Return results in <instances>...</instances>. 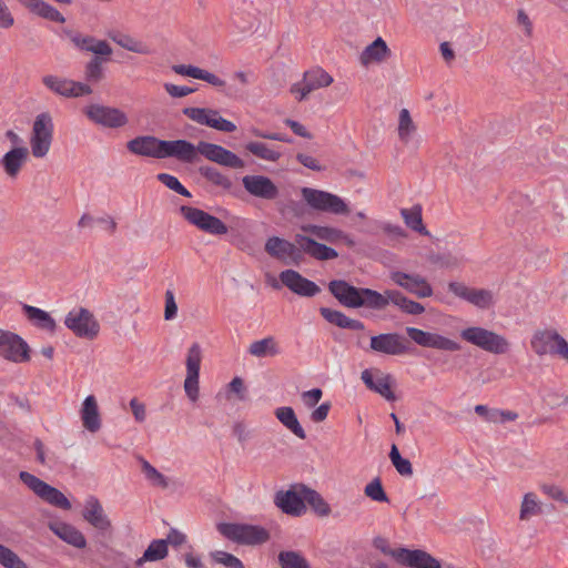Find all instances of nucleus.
<instances>
[{
    "instance_id": "obj_1",
    "label": "nucleus",
    "mask_w": 568,
    "mask_h": 568,
    "mask_svg": "<svg viewBox=\"0 0 568 568\" xmlns=\"http://www.w3.org/2000/svg\"><path fill=\"white\" fill-rule=\"evenodd\" d=\"M295 244L278 236L268 237L265 242V252L284 263L295 262L300 257V252L307 254L320 261L334 260L338 253L312 237L297 233L294 237Z\"/></svg>"
},
{
    "instance_id": "obj_2",
    "label": "nucleus",
    "mask_w": 568,
    "mask_h": 568,
    "mask_svg": "<svg viewBox=\"0 0 568 568\" xmlns=\"http://www.w3.org/2000/svg\"><path fill=\"white\" fill-rule=\"evenodd\" d=\"M331 294L343 305L349 308L367 307L372 310H384L385 300L382 293L371 288H359L342 280L329 282Z\"/></svg>"
},
{
    "instance_id": "obj_3",
    "label": "nucleus",
    "mask_w": 568,
    "mask_h": 568,
    "mask_svg": "<svg viewBox=\"0 0 568 568\" xmlns=\"http://www.w3.org/2000/svg\"><path fill=\"white\" fill-rule=\"evenodd\" d=\"M54 124L49 112L39 113L32 123L29 144L30 153L36 159H44L52 146Z\"/></svg>"
},
{
    "instance_id": "obj_4",
    "label": "nucleus",
    "mask_w": 568,
    "mask_h": 568,
    "mask_svg": "<svg viewBox=\"0 0 568 568\" xmlns=\"http://www.w3.org/2000/svg\"><path fill=\"white\" fill-rule=\"evenodd\" d=\"M216 528L223 537L242 545L256 546L270 539V532L258 525L220 523Z\"/></svg>"
},
{
    "instance_id": "obj_5",
    "label": "nucleus",
    "mask_w": 568,
    "mask_h": 568,
    "mask_svg": "<svg viewBox=\"0 0 568 568\" xmlns=\"http://www.w3.org/2000/svg\"><path fill=\"white\" fill-rule=\"evenodd\" d=\"M301 193L306 204L315 211L334 215H348L351 213L348 203L336 194L312 187H303Z\"/></svg>"
},
{
    "instance_id": "obj_6",
    "label": "nucleus",
    "mask_w": 568,
    "mask_h": 568,
    "mask_svg": "<svg viewBox=\"0 0 568 568\" xmlns=\"http://www.w3.org/2000/svg\"><path fill=\"white\" fill-rule=\"evenodd\" d=\"M460 337L488 353L505 354L510 348L506 337L481 326H470L460 332Z\"/></svg>"
},
{
    "instance_id": "obj_7",
    "label": "nucleus",
    "mask_w": 568,
    "mask_h": 568,
    "mask_svg": "<svg viewBox=\"0 0 568 568\" xmlns=\"http://www.w3.org/2000/svg\"><path fill=\"white\" fill-rule=\"evenodd\" d=\"M64 325L77 337L94 339L100 333V324L93 313L84 307H74L64 317Z\"/></svg>"
},
{
    "instance_id": "obj_8",
    "label": "nucleus",
    "mask_w": 568,
    "mask_h": 568,
    "mask_svg": "<svg viewBox=\"0 0 568 568\" xmlns=\"http://www.w3.org/2000/svg\"><path fill=\"white\" fill-rule=\"evenodd\" d=\"M82 111L88 120L104 129H121L129 124L128 114L115 106L91 103L85 105Z\"/></svg>"
},
{
    "instance_id": "obj_9",
    "label": "nucleus",
    "mask_w": 568,
    "mask_h": 568,
    "mask_svg": "<svg viewBox=\"0 0 568 568\" xmlns=\"http://www.w3.org/2000/svg\"><path fill=\"white\" fill-rule=\"evenodd\" d=\"M179 214L189 224L210 235L221 236L229 232V229L224 222L201 209L189 205H181L179 207Z\"/></svg>"
},
{
    "instance_id": "obj_10",
    "label": "nucleus",
    "mask_w": 568,
    "mask_h": 568,
    "mask_svg": "<svg viewBox=\"0 0 568 568\" xmlns=\"http://www.w3.org/2000/svg\"><path fill=\"white\" fill-rule=\"evenodd\" d=\"M203 359V351L199 343H193L185 354L186 375L183 384L187 398L195 403L200 397V369Z\"/></svg>"
},
{
    "instance_id": "obj_11",
    "label": "nucleus",
    "mask_w": 568,
    "mask_h": 568,
    "mask_svg": "<svg viewBox=\"0 0 568 568\" xmlns=\"http://www.w3.org/2000/svg\"><path fill=\"white\" fill-rule=\"evenodd\" d=\"M20 479L42 500L63 510H70L72 505L67 496L55 487L47 484L28 471H21Z\"/></svg>"
},
{
    "instance_id": "obj_12",
    "label": "nucleus",
    "mask_w": 568,
    "mask_h": 568,
    "mask_svg": "<svg viewBox=\"0 0 568 568\" xmlns=\"http://www.w3.org/2000/svg\"><path fill=\"white\" fill-rule=\"evenodd\" d=\"M0 357L13 364L27 363L31 358V348L17 333L0 329Z\"/></svg>"
},
{
    "instance_id": "obj_13",
    "label": "nucleus",
    "mask_w": 568,
    "mask_h": 568,
    "mask_svg": "<svg viewBox=\"0 0 568 568\" xmlns=\"http://www.w3.org/2000/svg\"><path fill=\"white\" fill-rule=\"evenodd\" d=\"M389 280L393 284L403 288L407 293L415 295L417 298H428L434 295L432 284L420 274L390 270Z\"/></svg>"
},
{
    "instance_id": "obj_14",
    "label": "nucleus",
    "mask_w": 568,
    "mask_h": 568,
    "mask_svg": "<svg viewBox=\"0 0 568 568\" xmlns=\"http://www.w3.org/2000/svg\"><path fill=\"white\" fill-rule=\"evenodd\" d=\"M448 291L479 310H488L496 303L495 293L487 288L467 286L463 282H449Z\"/></svg>"
},
{
    "instance_id": "obj_15",
    "label": "nucleus",
    "mask_w": 568,
    "mask_h": 568,
    "mask_svg": "<svg viewBox=\"0 0 568 568\" xmlns=\"http://www.w3.org/2000/svg\"><path fill=\"white\" fill-rule=\"evenodd\" d=\"M333 77L322 68H314L304 73L301 81L292 84L291 93L296 100H305L315 90L327 88L333 83Z\"/></svg>"
},
{
    "instance_id": "obj_16",
    "label": "nucleus",
    "mask_w": 568,
    "mask_h": 568,
    "mask_svg": "<svg viewBox=\"0 0 568 568\" xmlns=\"http://www.w3.org/2000/svg\"><path fill=\"white\" fill-rule=\"evenodd\" d=\"M306 486L302 484L292 485L286 490H278L274 496V504L284 514L301 516L306 511L305 506Z\"/></svg>"
},
{
    "instance_id": "obj_17",
    "label": "nucleus",
    "mask_w": 568,
    "mask_h": 568,
    "mask_svg": "<svg viewBox=\"0 0 568 568\" xmlns=\"http://www.w3.org/2000/svg\"><path fill=\"white\" fill-rule=\"evenodd\" d=\"M42 83L50 91L63 98H80L90 95L93 92V89L88 83L51 74L44 75L42 78Z\"/></svg>"
},
{
    "instance_id": "obj_18",
    "label": "nucleus",
    "mask_w": 568,
    "mask_h": 568,
    "mask_svg": "<svg viewBox=\"0 0 568 568\" xmlns=\"http://www.w3.org/2000/svg\"><path fill=\"white\" fill-rule=\"evenodd\" d=\"M183 113L192 121L221 132H234L236 125L221 116L220 112L209 108H185Z\"/></svg>"
},
{
    "instance_id": "obj_19",
    "label": "nucleus",
    "mask_w": 568,
    "mask_h": 568,
    "mask_svg": "<svg viewBox=\"0 0 568 568\" xmlns=\"http://www.w3.org/2000/svg\"><path fill=\"white\" fill-rule=\"evenodd\" d=\"M406 333L415 344L422 347L446 352H457L460 349V345L457 342L438 333L427 332L416 327H406Z\"/></svg>"
},
{
    "instance_id": "obj_20",
    "label": "nucleus",
    "mask_w": 568,
    "mask_h": 568,
    "mask_svg": "<svg viewBox=\"0 0 568 568\" xmlns=\"http://www.w3.org/2000/svg\"><path fill=\"white\" fill-rule=\"evenodd\" d=\"M242 185L250 195L261 200L273 201L280 194L277 185L268 176L261 174L244 175Z\"/></svg>"
},
{
    "instance_id": "obj_21",
    "label": "nucleus",
    "mask_w": 568,
    "mask_h": 568,
    "mask_svg": "<svg viewBox=\"0 0 568 568\" xmlns=\"http://www.w3.org/2000/svg\"><path fill=\"white\" fill-rule=\"evenodd\" d=\"M199 154L209 161L227 168L242 169L245 165L244 161L232 151L210 142H199Z\"/></svg>"
},
{
    "instance_id": "obj_22",
    "label": "nucleus",
    "mask_w": 568,
    "mask_h": 568,
    "mask_svg": "<svg viewBox=\"0 0 568 568\" xmlns=\"http://www.w3.org/2000/svg\"><path fill=\"white\" fill-rule=\"evenodd\" d=\"M82 517L90 526L100 532L106 534L112 531V521L95 496H89L85 498Z\"/></svg>"
},
{
    "instance_id": "obj_23",
    "label": "nucleus",
    "mask_w": 568,
    "mask_h": 568,
    "mask_svg": "<svg viewBox=\"0 0 568 568\" xmlns=\"http://www.w3.org/2000/svg\"><path fill=\"white\" fill-rule=\"evenodd\" d=\"M162 159L174 158L184 163L199 161V144L194 145L186 140H163Z\"/></svg>"
},
{
    "instance_id": "obj_24",
    "label": "nucleus",
    "mask_w": 568,
    "mask_h": 568,
    "mask_svg": "<svg viewBox=\"0 0 568 568\" xmlns=\"http://www.w3.org/2000/svg\"><path fill=\"white\" fill-rule=\"evenodd\" d=\"M361 379L371 390L379 394L387 400H395L393 393V378L389 374L383 373L378 369H364L361 374Z\"/></svg>"
},
{
    "instance_id": "obj_25",
    "label": "nucleus",
    "mask_w": 568,
    "mask_h": 568,
    "mask_svg": "<svg viewBox=\"0 0 568 568\" xmlns=\"http://www.w3.org/2000/svg\"><path fill=\"white\" fill-rule=\"evenodd\" d=\"M30 151L24 145L12 146L0 159V166L9 179H17L29 161Z\"/></svg>"
},
{
    "instance_id": "obj_26",
    "label": "nucleus",
    "mask_w": 568,
    "mask_h": 568,
    "mask_svg": "<svg viewBox=\"0 0 568 568\" xmlns=\"http://www.w3.org/2000/svg\"><path fill=\"white\" fill-rule=\"evenodd\" d=\"M371 348L387 355H403L408 351L405 339L396 333L373 336L371 338Z\"/></svg>"
},
{
    "instance_id": "obj_27",
    "label": "nucleus",
    "mask_w": 568,
    "mask_h": 568,
    "mask_svg": "<svg viewBox=\"0 0 568 568\" xmlns=\"http://www.w3.org/2000/svg\"><path fill=\"white\" fill-rule=\"evenodd\" d=\"M280 280L288 290L301 296H315L321 291L314 282L303 277L298 272L293 270L281 272Z\"/></svg>"
},
{
    "instance_id": "obj_28",
    "label": "nucleus",
    "mask_w": 568,
    "mask_h": 568,
    "mask_svg": "<svg viewBox=\"0 0 568 568\" xmlns=\"http://www.w3.org/2000/svg\"><path fill=\"white\" fill-rule=\"evenodd\" d=\"M163 140L153 135L136 136L126 143L128 150L135 155L162 159Z\"/></svg>"
},
{
    "instance_id": "obj_29",
    "label": "nucleus",
    "mask_w": 568,
    "mask_h": 568,
    "mask_svg": "<svg viewBox=\"0 0 568 568\" xmlns=\"http://www.w3.org/2000/svg\"><path fill=\"white\" fill-rule=\"evenodd\" d=\"M397 561L410 568H442L439 560L424 550L399 548Z\"/></svg>"
},
{
    "instance_id": "obj_30",
    "label": "nucleus",
    "mask_w": 568,
    "mask_h": 568,
    "mask_svg": "<svg viewBox=\"0 0 568 568\" xmlns=\"http://www.w3.org/2000/svg\"><path fill=\"white\" fill-rule=\"evenodd\" d=\"M80 416L82 425L88 432L94 434L101 429L102 420L100 409L97 398L93 395H89L84 398L80 408Z\"/></svg>"
},
{
    "instance_id": "obj_31",
    "label": "nucleus",
    "mask_w": 568,
    "mask_h": 568,
    "mask_svg": "<svg viewBox=\"0 0 568 568\" xmlns=\"http://www.w3.org/2000/svg\"><path fill=\"white\" fill-rule=\"evenodd\" d=\"M397 134L399 141L405 146L418 148L419 139L417 134V125L412 119L407 109H402L398 114Z\"/></svg>"
},
{
    "instance_id": "obj_32",
    "label": "nucleus",
    "mask_w": 568,
    "mask_h": 568,
    "mask_svg": "<svg viewBox=\"0 0 568 568\" xmlns=\"http://www.w3.org/2000/svg\"><path fill=\"white\" fill-rule=\"evenodd\" d=\"M382 297L385 300V308L392 303L408 315H420L425 312L423 304L408 298L398 291L387 290L382 294Z\"/></svg>"
},
{
    "instance_id": "obj_33",
    "label": "nucleus",
    "mask_w": 568,
    "mask_h": 568,
    "mask_svg": "<svg viewBox=\"0 0 568 568\" xmlns=\"http://www.w3.org/2000/svg\"><path fill=\"white\" fill-rule=\"evenodd\" d=\"M23 8L31 13L39 16L52 22L64 23L63 14L44 0H17Z\"/></svg>"
},
{
    "instance_id": "obj_34",
    "label": "nucleus",
    "mask_w": 568,
    "mask_h": 568,
    "mask_svg": "<svg viewBox=\"0 0 568 568\" xmlns=\"http://www.w3.org/2000/svg\"><path fill=\"white\" fill-rule=\"evenodd\" d=\"M558 335L559 334L554 329L537 331L531 336L530 346L532 351L539 356H552Z\"/></svg>"
},
{
    "instance_id": "obj_35",
    "label": "nucleus",
    "mask_w": 568,
    "mask_h": 568,
    "mask_svg": "<svg viewBox=\"0 0 568 568\" xmlns=\"http://www.w3.org/2000/svg\"><path fill=\"white\" fill-rule=\"evenodd\" d=\"M52 532L64 542L82 549L87 546L84 535L74 526L67 523H55L50 525Z\"/></svg>"
},
{
    "instance_id": "obj_36",
    "label": "nucleus",
    "mask_w": 568,
    "mask_h": 568,
    "mask_svg": "<svg viewBox=\"0 0 568 568\" xmlns=\"http://www.w3.org/2000/svg\"><path fill=\"white\" fill-rule=\"evenodd\" d=\"M390 55V50L382 38H377L368 44L359 55L362 65L381 63Z\"/></svg>"
},
{
    "instance_id": "obj_37",
    "label": "nucleus",
    "mask_w": 568,
    "mask_h": 568,
    "mask_svg": "<svg viewBox=\"0 0 568 568\" xmlns=\"http://www.w3.org/2000/svg\"><path fill=\"white\" fill-rule=\"evenodd\" d=\"M301 231L302 234L312 237L314 241L318 239L332 244L338 243V237H342V230L333 226L304 224L301 226Z\"/></svg>"
},
{
    "instance_id": "obj_38",
    "label": "nucleus",
    "mask_w": 568,
    "mask_h": 568,
    "mask_svg": "<svg viewBox=\"0 0 568 568\" xmlns=\"http://www.w3.org/2000/svg\"><path fill=\"white\" fill-rule=\"evenodd\" d=\"M22 310L27 318L38 328L51 333L55 331V321L48 312L28 304H23Z\"/></svg>"
},
{
    "instance_id": "obj_39",
    "label": "nucleus",
    "mask_w": 568,
    "mask_h": 568,
    "mask_svg": "<svg viewBox=\"0 0 568 568\" xmlns=\"http://www.w3.org/2000/svg\"><path fill=\"white\" fill-rule=\"evenodd\" d=\"M247 351L252 356L257 358L273 357L281 354L280 344L274 336H266L252 342Z\"/></svg>"
},
{
    "instance_id": "obj_40",
    "label": "nucleus",
    "mask_w": 568,
    "mask_h": 568,
    "mask_svg": "<svg viewBox=\"0 0 568 568\" xmlns=\"http://www.w3.org/2000/svg\"><path fill=\"white\" fill-rule=\"evenodd\" d=\"M542 514V503L534 491L524 494L519 506V520L529 521Z\"/></svg>"
},
{
    "instance_id": "obj_41",
    "label": "nucleus",
    "mask_w": 568,
    "mask_h": 568,
    "mask_svg": "<svg viewBox=\"0 0 568 568\" xmlns=\"http://www.w3.org/2000/svg\"><path fill=\"white\" fill-rule=\"evenodd\" d=\"M321 315L331 324H334L341 328H348L353 331L364 329V324L358 320H353L346 316L344 313L332 310L328 307H322L320 310Z\"/></svg>"
},
{
    "instance_id": "obj_42",
    "label": "nucleus",
    "mask_w": 568,
    "mask_h": 568,
    "mask_svg": "<svg viewBox=\"0 0 568 568\" xmlns=\"http://www.w3.org/2000/svg\"><path fill=\"white\" fill-rule=\"evenodd\" d=\"M276 418L280 423L286 427L290 432H292L296 437L301 439H305L306 434L303 427L301 426L296 414L292 407L283 406L278 407L274 412Z\"/></svg>"
},
{
    "instance_id": "obj_43",
    "label": "nucleus",
    "mask_w": 568,
    "mask_h": 568,
    "mask_svg": "<svg viewBox=\"0 0 568 568\" xmlns=\"http://www.w3.org/2000/svg\"><path fill=\"white\" fill-rule=\"evenodd\" d=\"M166 556L168 541L163 539H155L149 545L143 556L135 561V565L141 567L146 561H158L165 558Z\"/></svg>"
},
{
    "instance_id": "obj_44",
    "label": "nucleus",
    "mask_w": 568,
    "mask_h": 568,
    "mask_svg": "<svg viewBox=\"0 0 568 568\" xmlns=\"http://www.w3.org/2000/svg\"><path fill=\"white\" fill-rule=\"evenodd\" d=\"M400 215L410 230L418 232L422 235H429V232L423 224L420 206H413L410 209H402Z\"/></svg>"
},
{
    "instance_id": "obj_45",
    "label": "nucleus",
    "mask_w": 568,
    "mask_h": 568,
    "mask_svg": "<svg viewBox=\"0 0 568 568\" xmlns=\"http://www.w3.org/2000/svg\"><path fill=\"white\" fill-rule=\"evenodd\" d=\"M245 149L256 158L268 162H276L282 155L280 151H276L266 143L258 141L248 142L245 145Z\"/></svg>"
},
{
    "instance_id": "obj_46",
    "label": "nucleus",
    "mask_w": 568,
    "mask_h": 568,
    "mask_svg": "<svg viewBox=\"0 0 568 568\" xmlns=\"http://www.w3.org/2000/svg\"><path fill=\"white\" fill-rule=\"evenodd\" d=\"M141 470L150 485L154 487H160L162 489L169 487L168 478L162 473H160L155 467H153L148 460L142 459Z\"/></svg>"
},
{
    "instance_id": "obj_47",
    "label": "nucleus",
    "mask_w": 568,
    "mask_h": 568,
    "mask_svg": "<svg viewBox=\"0 0 568 568\" xmlns=\"http://www.w3.org/2000/svg\"><path fill=\"white\" fill-rule=\"evenodd\" d=\"M111 39L114 42H116L120 47H122L131 52H135V53H140V54H150L151 53L150 48L145 43H143L130 36L116 34V36H111Z\"/></svg>"
},
{
    "instance_id": "obj_48",
    "label": "nucleus",
    "mask_w": 568,
    "mask_h": 568,
    "mask_svg": "<svg viewBox=\"0 0 568 568\" xmlns=\"http://www.w3.org/2000/svg\"><path fill=\"white\" fill-rule=\"evenodd\" d=\"M305 501L308 503L313 510L322 517H326L331 514L329 505L317 491L308 487H306Z\"/></svg>"
},
{
    "instance_id": "obj_49",
    "label": "nucleus",
    "mask_w": 568,
    "mask_h": 568,
    "mask_svg": "<svg viewBox=\"0 0 568 568\" xmlns=\"http://www.w3.org/2000/svg\"><path fill=\"white\" fill-rule=\"evenodd\" d=\"M282 568H311L308 561L297 551H282L278 555Z\"/></svg>"
},
{
    "instance_id": "obj_50",
    "label": "nucleus",
    "mask_w": 568,
    "mask_h": 568,
    "mask_svg": "<svg viewBox=\"0 0 568 568\" xmlns=\"http://www.w3.org/2000/svg\"><path fill=\"white\" fill-rule=\"evenodd\" d=\"M0 565L4 568H29L27 564L10 548L0 544Z\"/></svg>"
},
{
    "instance_id": "obj_51",
    "label": "nucleus",
    "mask_w": 568,
    "mask_h": 568,
    "mask_svg": "<svg viewBox=\"0 0 568 568\" xmlns=\"http://www.w3.org/2000/svg\"><path fill=\"white\" fill-rule=\"evenodd\" d=\"M210 557L215 564L222 565L225 568H245L237 557L223 550L211 551Z\"/></svg>"
},
{
    "instance_id": "obj_52",
    "label": "nucleus",
    "mask_w": 568,
    "mask_h": 568,
    "mask_svg": "<svg viewBox=\"0 0 568 568\" xmlns=\"http://www.w3.org/2000/svg\"><path fill=\"white\" fill-rule=\"evenodd\" d=\"M389 458L392 460V464L396 468V470L402 476H412L413 475L412 463L408 459L403 458L400 456L399 450L396 445L392 446L390 453H389Z\"/></svg>"
},
{
    "instance_id": "obj_53",
    "label": "nucleus",
    "mask_w": 568,
    "mask_h": 568,
    "mask_svg": "<svg viewBox=\"0 0 568 568\" xmlns=\"http://www.w3.org/2000/svg\"><path fill=\"white\" fill-rule=\"evenodd\" d=\"M365 495L374 501L387 503L388 497L383 488L379 478L373 479L365 486Z\"/></svg>"
},
{
    "instance_id": "obj_54",
    "label": "nucleus",
    "mask_w": 568,
    "mask_h": 568,
    "mask_svg": "<svg viewBox=\"0 0 568 568\" xmlns=\"http://www.w3.org/2000/svg\"><path fill=\"white\" fill-rule=\"evenodd\" d=\"M84 75L89 82H99L103 78L102 59L94 57L84 69Z\"/></svg>"
},
{
    "instance_id": "obj_55",
    "label": "nucleus",
    "mask_w": 568,
    "mask_h": 568,
    "mask_svg": "<svg viewBox=\"0 0 568 568\" xmlns=\"http://www.w3.org/2000/svg\"><path fill=\"white\" fill-rule=\"evenodd\" d=\"M156 179L163 183L168 189L183 195L191 197V193L181 184V182L174 175L169 173H159Z\"/></svg>"
},
{
    "instance_id": "obj_56",
    "label": "nucleus",
    "mask_w": 568,
    "mask_h": 568,
    "mask_svg": "<svg viewBox=\"0 0 568 568\" xmlns=\"http://www.w3.org/2000/svg\"><path fill=\"white\" fill-rule=\"evenodd\" d=\"M540 490L554 500L568 506V494L558 485L544 483L539 486Z\"/></svg>"
},
{
    "instance_id": "obj_57",
    "label": "nucleus",
    "mask_w": 568,
    "mask_h": 568,
    "mask_svg": "<svg viewBox=\"0 0 568 568\" xmlns=\"http://www.w3.org/2000/svg\"><path fill=\"white\" fill-rule=\"evenodd\" d=\"M70 41L80 50H83V51H88L89 52V48L92 47L93 44V41L95 38L93 37H90V36H83L81 33H78V32H72V31H69L67 32Z\"/></svg>"
},
{
    "instance_id": "obj_58",
    "label": "nucleus",
    "mask_w": 568,
    "mask_h": 568,
    "mask_svg": "<svg viewBox=\"0 0 568 568\" xmlns=\"http://www.w3.org/2000/svg\"><path fill=\"white\" fill-rule=\"evenodd\" d=\"M322 397L323 392L321 388H313L310 390H305L301 394V399L303 404L308 408L315 407L322 399Z\"/></svg>"
},
{
    "instance_id": "obj_59",
    "label": "nucleus",
    "mask_w": 568,
    "mask_h": 568,
    "mask_svg": "<svg viewBox=\"0 0 568 568\" xmlns=\"http://www.w3.org/2000/svg\"><path fill=\"white\" fill-rule=\"evenodd\" d=\"M178 314V304L175 302V297L172 291L165 292V308H164V320L172 321L176 317Z\"/></svg>"
},
{
    "instance_id": "obj_60",
    "label": "nucleus",
    "mask_w": 568,
    "mask_h": 568,
    "mask_svg": "<svg viewBox=\"0 0 568 568\" xmlns=\"http://www.w3.org/2000/svg\"><path fill=\"white\" fill-rule=\"evenodd\" d=\"M89 52L95 54L98 58H108L112 54V49L106 41L94 39L92 47L89 48Z\"/></svg>"
},
{
    "instance_id": "obj_61",
    "label": "nucleus",
    "mask_w": 568,
    "mask_h": 568,
    "mask_svg": "<svg viewBox=\"0 0 568 568\" xmlns=\"http://www.w3.org/2000/svg\"><path fill=\"white\" fill-rule=\"evenodd\" d=\"M199 80L205 81L217 89H224L226 85L225 81L222 78L204 69H201Z\"/></svg>"
},
{
    "instance_id": "obj_62",
    "label": "nucleus",
    "mask_w": 568,
    "mask_h": 568,
    "mask_svg": "<svg viewBox=\"0 0 568 568\" xmlns=\"http://www.w3.org/2000/svg\"><path fill=\"white\" fill-rule=\"evenodd\" d=\"M373 544H374V547L376 549H378L381 552L393 557L397 561V554L399 552V548H397V549L390 548L388 540L383 537L374 538Z\"/></svg>"
},
{
    "instance_id": "obj_63",
    "label": "nucleus",
    "mask_w": 568,
    "mask_h": 568,
    "mask_svg": "<svg viewBox=\"0 0 568 568\" xmlns=\"http://www.w3.org/2000/svg\"><path fill=\"white\" fill-rule=\"evenodd\" d=\"M14 23V18L4 0H0V28L8 29Z\"/></svg>"
},
{
    "instance_id": "obj_64",
    "label": "nucleus",
    "mask_w": 568,
    "mask_h": 568,
    "mask_svg": "<svg viewBox=\"0 0 568 568\" xmlns=\"http://www.w3.org/2000/svg\"><path fill=\"white\" fill-rule=\"evenodd\" d=\"M172 70L176 74L199 79L201 68L191 64H175L172 67Z\"/></svg>"
}]
</instances>
